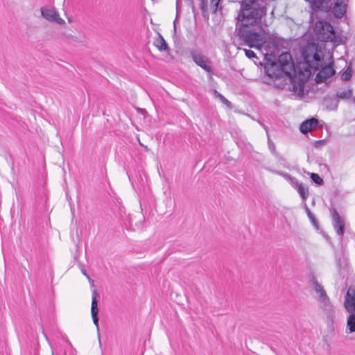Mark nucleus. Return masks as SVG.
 Instances as JSON below:
<instances>
[{"instance_id": "obj_28", "label": "nucleus", "mask_w": 355, "mask_h": 355, "mask_svg": "<svg viewBox=\"0 0 355 355\" xmlns=\"http://www.w3.org/2000/svg\"><path fill=\"white\" fill-rule=\"evenodd\" d=\"M83 272L89 279V277L86 275L85 272L83 271Z\"/></svg>"}, {"instance_id": "obj_5", "label": "nucleus", "mask_w": 355, "mask_h": 355, "mask_svg": "<svg viewBox=\"0 0 355 355\" xmlns=\"http://www.w3.org/2000/svg\"><path fill=\"white\" fill-rule=\"evenodd\" d=\"M191 57L193 61L200 67L203 69L205 71L209 73H212V69L211 67V61L205 55H202L200 52L196 50L191 51Z\"/></svg>"}, {"instance_id": "obj_16", "label": "nucleus", "mask_w": 355, "mask_h": 355, "mask_svg": "<svg viewBox=\"0 0 355 355\" xmlns=\"http://www.w3.org/2000/svg\"><path fill=\"white\" fill-rule=\"evenodd\" d=\"M155 45L159 51H166L168 49L167 43L161 35H159V37L156 40Z\"/></svg>"}, {"instance_id": "obj_18", "label": "nucleus", "mask_w": 355, "mask_h": 355, "mask_svg": "<svg viewBox=\"0 0 355 355\" xmlns=\"http://www.w3.org/2000/svg\"><path fill=\"white\" fill-rule=\"evenodd\" d=\"M214 96L218 98L223 104L227 105V107L231 108L232 105L230 101H229L224 96H223L220 93H219L217 90H214Z\"/></svg>"}, {"instance_id": "obj_17", "label": "nucleus", "mask_w": 355, "mask_h": 355, "mask_svg": "<svg viewBox=\"0 0 355 355\" xmlns=\"http://www.w3.org/2000/svg\"><path fill=\"white\" fill-rule=\"evenodd\" d=\"M352 91L350 89L340 90L337 92L336 96L338 98L348 99L351 97Z\"/></svg>"}, {"instance_id": "obj_10", "label": "nucleus", "mask_w": 355, "mask_h": 355, "mask_svg": "<svg viewBox=\"0 0 355 355\" xmlns=\"http://www.w3.org/2000/svg\"><path fill=\"white\" fill-rule=\"evenodd\" d=\"M318 300L322 304L321 307L325 313L330 316L334 313V306L331 303L329 297L326 293H324L323 297L318 298Z\"/></svg>"}, {"instance_id": "obj_25", "label": "nucleus", "mask_w": 355, "mask_h": 355, "mask_svg": "<svg viewBox=\"0 0 355 355\" xmlns=\"http://www.w3.org/2000/svg\"><path fill=\"white\" fill-rule=\"evenodd\" d=\"M268 145L270 150L272 152V153H275V144L268 138Z\"/></svg>"}, {"instance_id": "obj_8", "label": "nucleus", "mask_w": 355, "mask_h": 355, "mask_svg": "<svg viewBox=\"0 0 355 355\" xmlns=\"http://www.w3.org/2000/svg\"><path fill=\"white\" fill-rule=\"evenodd\" d=\"M320 71L318 73L315 77V80L317 83L324 82L327 78H330L335 73V71L332 66L330 64L325 65L320 67Z\"/></svg>"}, {"instance_id": "obj_20", "label": "nucleus", "mask_w": 355, "mask_h": 355, "mask_svg": "<svg viewBox=\"0 0 355 355\" xmlns=\"http://www.w3.org/2000/svg\"><path fill=\"white\" fill-rule=\"evenodd\" d=\"M304 207H305V209H306V212L307 214V216H308L309 218L310 219L311 223L314 226L317 227L318 226V222H317V220L315 218L314 215L311 213V211H310L309 208L308 207V206L306 204H305Z\"/></svg>"}, {"instance_id": "obj_27", "label": "nucleus", "mask_w": 355, "mask_h": 355, "mask_svg": "<svg viewBox=\"0 0 355 355\" xmlns=\"http://www.w3.org/2000/svg\"><path fill=\"white\" fill-rule=\"evenodd\" d=\"M204 8H205V6H204V5H203V3H202V6H201V9H202V10H204Z\"/></svg>"}, {"instance_id": "obj_13", "label": "nucleus", "mask_w": 355, "mask_h": 355, "mask_svg": "<svg viewBox=\"0 0 355 355\" xmlns=\"http://www.w3.org/2000/svg\"><path fill=\"white\" fill-rule=\"evenodd\" d=\"M347 3H338L334 1L333 12L337 18H341L346 12Z\"/></svg>"}, {"instance_id": "obj_14", "label": "nucleus", "mask_w": 355, "mask_h": 355, "mask_svg": "<svg viewBox=\"0 0 355 355\" xmlns=\"http://www.w3.org/2000/svg\"><path fill=\"white\" fill-rule=\"evenodd\" d=\"M293 184H295L297 192L302 198L305 200L309 196V190L303 184L299 183L296 179L292 180Z\"/></svg>"}, {"instance_id": "obj_2", "label": "nucleus", "mask_w": 355, "mask_h": 355, "mask_svg": "<svg viewBox=\"0 0 355 355\" xmlns=\"http://www.w3.org/2000/svg\"><path fill=\"white\" fill-rule=\"evenodd\" d=\"M240 10L236 17L238 35L243 41L252 48L261 49L264 37L256 31L254 27L261 22L266 14V8L257 1L243 0L240 2Z\"/></svg>"}, {"instance_id": "obj_24", "label": "nucleus", "mask_w": 355, "mask_h": 355, "mask_svg": "<svg viewBox=\"0 0 355 355\" xmlns=\"http://www.w3.org/2000/svg\"><path fill=\"white\" fill-rule=\"evenodd\" d=\"M245 55L250 58L254 60V59H258L257 56L256 55L255 53L250 50V49H244Z\"/></svg>"}, {"instance_id": "obj_12", "label": "nucleus", "mask_w": 355, "mask_h": 355, "mask_svg": "<svg viewBox=\"0 0 355 355\" xmlns=\"http://www.w3.org/2000/svg\"><path fill=\"white\" fill-rule=\"evenodd\" d=\"M318 123V120L315 118H311V119H307L301 123V125L300 126V130L303 134L308 133L313 128L317 126Z\"/></svg>"}, {"instance_id": "obj_7", "label": "nucleus", "mask_w": 355, "mask_h": 355, "mask_svg": "<svg viewBox=\"0 0 355 355\" xmlns=\"http://www.w3.org/2000/svg\"><path fill=\"white\" fill-rule=\"evenodd\" d=\"M42 16L49 21L61 23L64 21L59 15V13L53 6H44L41 8Z\"/></svg>"}, {"instance_id": "obj_26", "label": "nucleus", "mask_w": 355, "mask_h": 355, "mask_svg": "<svg viewBox=\"0 0 355 355\" xmlns=\"http://www.w3.org/2000/svg\"><path fill=\"white\" fill-rule=\"evenodd\" d=\"M335 2H338V3H346L347 0H334Z\"/></svg>"}, {"instance_id": "obj_3", "label": "nucleus", "mask_w": 355, "mask_h": 355, "mask_svg": "<svg viewBox=\"0 0 355 355\" xmlns=\"http://www.w3.org/2000/svg\"><path fill=\"white\" fill-rule=\"evenodd\" d=\"M330 213L332 219V225L336 234L340 237V241H342L346 226L345 218L344 216H340L335 208L330 209Z\"/></svg>"}, {"instance_id": "obj_11", "label": "nucleus", "mask_w": 355, "mask_h": 355, "mask_svg": "<svg viewBox=\"0 0 355 355\" xmlns=\"http://www.w3.org/2000/svg\"><path fill=\"white\" fill-rule=\"evenodd\" d=\"M313 10H327L331 5L329 0H306Z\"/></svg>"}, {"instance_id": "obj_23", "label": "nucleus", "mask_w": 355, "mask_h": 355, "mask_svg": "<svg viewBox=\"0 0 355 355\" xmlns=\"http://www.w3.org/2000/svg\"><path fill=\"white\" fill-rule=\"evenodd\" d=\"M311 178L318 184H322L323 183V180L317 173H311Z\"/></svg>"}, {"instance_id": "obj_22", "label": "nucleus", "mask_w": 355, "mask_h": 355, "mask_svg": "<svg viewBox=\"0 0 355 355\" xmlns=\"http://www.w3.org/2000/svg\"><path fill=\"white\" fill-rule=\"evenodd\" d=\"M352 70L350 68H348L342 75L341 78L343 80L347 81L352 77Z\"/></svg>"}, {"instance_id": "obj_9", "label": "nucleus", "mask_w": 355, "mask_h": 355, "mask_svg": "<svg viewBox=\"0 0 355 355\" xmlns=\"http://www.w3.org/2000/svg\"><path fill=\"white\" fill-rule=\"evenodd\" d=\"M98 293L96 290L92 292V300L91 306V313L94 324L98 329V301H97Z\"/></svg>"}, {"instance_id": "obj_21", "label": "nucleus", "mask_w": 355, "mask_h": 355, "mask_svg": "<svg viewBox=\"0 0 355 355\" xmlns=\"http://www.w3.org/2000/svg\"><path fill=\"white\" fill-rule=\"evenodd\" d=\"M220 0H210V8L213 13H216L218 8V5Z\"/></svg>"}, {"instance_id": "obj_6", "label": "nucleus", "mask_w": 355, "mask_h": 355, "mask_svg": "<svg viewBox=\"0 0 355 355\" xmlns=\"http://www.w3.org/2000/svg\"><path fill=\"white\" fill-rule=\"evenodd\" d=\"M343 306L348 313H355V288L349 286L344 297Z\"/></svg>"}, {"instance_id": "obj_15", "label": "nucleus", "mask_w": 355, "mask_h": 355, "mask_svg": "<svg viewBox=\"0 0 355 355\" xmlns=\"http://www.w3.org/2000/svg\"><path fill=\"white\" fill-rule=\"evenodd\" d=\"M346 332L355 333V313H349L347 318Z\"/></svg>"}, {"instance_id": "obj_19", "label": "nucleus", "mask_w": 355, "mask_h": 355, "mask_svg": "<svg viewBox=\"0 0 355 355\" xmlns=\"http://www.w3.org/2000/svg\"><path fill=\"white\" fill-rule=\"evenodd\" d=\"M315 291L319 294V298L323 297L324 293H326L323 287L317 282H313Z\"/></svg>"}, {"instance_id": "obj_1", "label": "nucleus", "mask_w": 355, "mask_h": 355, "mask_svg": "<svg viewBox=\"0 0 355 355\" xmlns=\"http://www.w3.org/2000/svg\"><path fill=\"white\" fill-rule=\"evenodd\" d=\"M304 62L295 67L291 55L288 52L280 54L277 58L272 54L265 55L264 71L271 79L286 78L291 82L298 75L299 78L308 79L312 71L315 72L322 65V52L315 43H308L302 49Z\"/></svg>"}, {"instance_id": "obj_4", "label": "nucleus", "mask_w": 355, "mask_h": 355, "mask_svg": "<svg viewBox=\"0 0 355 355\" xmlns=\"http://www.w3.org/2000/svg\"><path fill=\"white\" fill-rule=\"evenodd\" d=\"M317 28L320 30L318 33V39L323 42L333 41L335 38V32L333 26L328 23L320 22V26L317 24Z\"/></svg>"}]
</instances>
